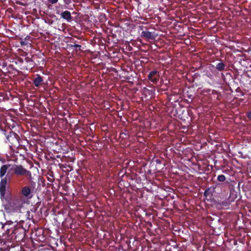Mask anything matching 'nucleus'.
Wrapping results in <instances>:
<instances>
[{
  "label": "nucleus",
  "instance_id": "c756f323",
  "mask_svg": "<svg viewBox=\"0 0 251 251\" xmlns=\"http://www.w3.org/2000/svg\"><path fill=\"white\" fill-rule=\"evenodd\" d=\"M40 230L41 231V233H43V230L42 229H41Z\"/></svg>",
  "mask_w": 251,
  "mask_h": 251
},
{
  "label": "nucleus",
  "instance_id": "a878e982",
  "mask_svg": "<svg viewBox=\"0 0 251 251\" xmlns=\"http://www.w3.org/2000/svg\"><path fill=\"white\" fill-rule=\"evenodd\" d=\"M48 180H49V181H50L51 182L53 181L52 179H50V178H48Z\"/></svg>",
  "mask_w": 251,
  "mask_h": 251
},
{
  "label": "nucleus",
  "instance_id": "1a4fd4ad",
  "mask_svg": "<svg viewBox=\"0 0 251 251\" xmlns=\"http://www.w3.org/2000/svg\"><path fill=\"white\" fill-rule=\"evenodd\" d=\"M43 78L40 75L37 74L36 77L32 80L33 84L35 86L39 87L41 85L43 82Z\"/></svg>",
  "mask_w": 251,
  "mask_h": 251
},
{
  "label": "nucleus",
  "instance_id": "4468645a",
  "mask_svg": "<svg viewBox=\"0 0 251 251\" xmlns=\"http://www.w3.org/2000/svg\"><path fill=\"white\" fill-rule=\"evenodd\" d=\"M25 60L27 63V67L29 69H32L35 67V63L31 58L27 56L25 58Z\"/></svg>",
  "mask_w": 251,
  "mask_h": 251
},
{
  "label": "nucleus",
  "instance_id": "ddd939ff",
  "mask_svg": "<svg viewBox=\"0 0 251 251\" xmlns=\"http://www.w3.org/2000/svg\"><path fill=\"white\" fill-rule=\"evenodd\" d=\"M33 192L31 188L29 186H25L23 187L21 193L24 196L27 197H29L31 193Z\"/></svg>",
  "mask_w": 251,
  "mask_h": 251
},
{
  "label": "nucleus",
  "instance_id": "4be33fe9",
  "mask_svg": "<svg viewBox=\"0 0 251 251\" xmlns=\"http://www.w3.org/2000/svg\"><path fill=\"white\" fill-rule=\"evenodd\" d=\"M51 3L54 4L56 3L58 0H48Z\"/></svg>",
  "mask_w": 251,
  "mask_h": 251
},
{
  "label": "nucleus",
  "instance_id": "aec40b11",
  "mask_svg": "<svg viewBox=\"0 0 251 251\" xmlns=\"http://www.w3.org/2000/svg\"><path fill=\"white\" fill-rule=\"evenodd\" d=\"M246 116H247V118L250 121H251V111H250V112H247V114H246Z\"/></svg>",
  "mask_w": 251,
  "mask_h": 251
},
{
  "label": "nucleus",
  "instance_id": "f8f14e48",
  "mask_svg": "<svg viewBox=\"0 0 251 251\" xmlns=\"http://www.w3.org/2000/svg\"><path fill=\"white\" fill-rule=\"evenodd\" d=\"M141 36L144 38L151 40H154L155 38L153 34L149 31H143Z\"/></svg>",
  "mask_w": 251,
  "mask_h": 251
},
{
  "label": "nucleus",
  "instance_id": "f257e3e1",
  "mask_svg": "<svg viewBox=\"0 0 251 251\" xmlns=\"http://www.w3.org/2000/svg\"><path fill=\"white\" fill-rule=\"evenodd\" d=\"M25 230L21 226L15 227L14 229L12 228L11 233H10V240L8 242L15 241L17 243L23 241L25 238Z\"/></svg>",
  "mask_w": 251,
  "mask_h": 251
},
{
  "label": "nucleus",
  "instance_id": "39448f33",
  "mask_svg": "<svg viewBox=\"0 0 251 251\" xmlns=\"http://www.w3.org/2000/svg\"><path fill=\"white\" fill-rule=\"evenodd\" d=\"M11 176L9 175V173H7L5 177L4 178H1V181L0 182V198L3 201L5 195L6 191V185L7 183V180L10 181Z\"/></svg>",
  "mask_w": 251,
  "mask_h": 251
},
{
  "label": "nucleus",
  "instance_id": "6e6552de",
  "mask_svg": "<svg viewBox=\"0 0 251 251\" xmlns=\"http://www.w3.org/2000/svg\"><path fill=\"white\" fill-rule=\"evenodd\" d=\"M13 205H15V207L17 210V211L20 210V208L22 206L23 204V201L22 199L19 197H14L13 199Z\"/></svg>",
  "mask_w": 251,
  "mask_h": 251
},
{
  "label": "nucleus",
  "instance_id": "5701e85b",
  "mask_svg": "<svg viewBox=\"0 0 251 251\" xmlns=\"http://www.w3.org/2000/svg\"><path fill=\"white\" fill-rule=\"evenodd\" d=\"M44 239V237L43 236H41V238H39V240L40 241H42Z\"/></svg>",
  "mask_w": 251,
  "mask_h": 251
},
{
  "label": "nucleus",
  "instance_id": "6ab92c4d",
  "mask_svg": "<svg viewBox=\"0 0 251 251\" xmlns=\"http://www.w3.org/2000/svg\"><path fill=\"white\" fill-rule=\"evenodd\" d=\"M36 183L34 181H31L30 182V188L33 192H35L36 189L35 188Z\"/></svg>",
  "mask_w": 251,
  "mask_h": 251
},
{
  "label": "nucleus",
  "instance_id": "dca6fc26",
  "mask_svg": "<svg viewBox=\"0 0 251 251\" xmlns=\"http://www.w3.org/2000/svg\"><path fill=\"white\" fill-rule=\"evenodd\" d=\"M75 42L76 41H75L74 39H72L70 41L71 43L74 44L73 45L74 49L75 50L76 52H78V51H81V46L78 44H76Z\"/></svg>",
  "mask_w": 251,
  "mask_h": 251
},
{
  "label": "nucleus",
  "instance_id": "2eb2a0df",
  "mask_svg": "<svg viewBox=\"0 0 251 251\" xmlns=\"http://www.w3.org/2000/svg\"><path fill=\"white\" fill-rule=\"evenodd\" d=\"M226 64L222 61L216 64L215 68L218 71L222 72L226 70Z\"/></svg>",
  "mask_w": 251,
  "mask_h": 251
},
{
  "label": "nucleus",
  "instance_id": "423d86ee",
  "mask_svg": "<svg viewBox=\"0 0 251 251\" xmlns=\"http://www.w3.org/2000/svg\"><path fill=\"white\" fill-rule=\"evenodd\" d=\"M147 77L150 81L156 84L160 77L159 72L156 70H153L150 72Z\"/></svg>",
  "mask_w": 251,
  "mask_h": 251
},
{
  "label": "nucleus",
  "instance_id": "f3484780",
  "mask_svg": "<svg viewBox=\"0 0 251 251\" xmlns=\"http://www.w3.org/2000/svg\"><path fill=\"white\" fill-rule=\"evenodd\" d=\"M30 37L27 36L24 40H22L20 42V44L22 46H26L28 44L31 45V43L29 42L30 41Z\"/></svg>",
  "mask_w": 251,
  "mask_h": 251
},
{
  "label": "nucleus",
  "instance_id": "9b49d317",
  "mask_svg": "<svg viewBox=\"0 0 251 251\" xmlns=\"http://www.w3.org/2000/svg\"><path fill=\"white\" fill-rule=\"evenodd\" d=\"M61 17L66 20L68 22H70L72 20V16H71L70 12L69 11H63L61 14Z\"/></svg>",
  "mask_w": 251,
  "mask_h": 251
},
{
  "label": "nucleus",
  "instance_id": "393cba45",
  "mask_svg": "<svg viewBox=\"0 0 251 251\" xmlns=\"http://www.w3.org/2000/svg\"><path fill=\"white\" fill-rule=\"evenodd\" d=\"M126 135V133H124V132H123L122 133H121V136L122 135Z\"/></svg>",
  "mask_w": 251,
  "mask_h": 251
},
{
  "label": "nucleus",
  "instance_id": "20e7f679",
  "mask_svg": "<svg viewBox=\"0 0 251 251\" xmlns=\"http://www.w3.org/2000/svg\"><path fill=\"white\" fill-rule=\"evenodd\" d=\"M7 141L14 147H16L19 145L20 137L19 135L12 130H10L8 134H5Z\"/></svg>",
  "mask_w": 251,
  "mask_h": 251
},
{
  "label": "nucleus",
  "instance_id": "bb28decb",
  "mask_svg": "<svg viewBox=\"0 0 251 251\" xmlns=\"http://www.w3.org/2000/svg\"><path fill=\"white\" fill-rule=\"evenodd\" d=\"M156 162L158 163H160V161L159 160H156Z\"/></svg>",
  "mask_w": 251,
  "mask_h": 251
},
{
  "label": "nucleus",
  "instance_id": "9d476101",
  "mask_svg": "<svg viewBox=\"0 0 251 251\" xmlns=\"http://www.w3.org/2000/svg\"><path fill=\"white\" fill-rule=\"evenodd\" d=\"M10 168H11V164L2 165L0 168V178H3L7 170L9 171Z\"/></svg>",
  "mask_w": 251,
  "mask_h": 251
},
{
  "label": "nucleus",
  "instance_id": "c85d7f7f",
  "mask_svg": "<svg viewBox=\"0 0 251 251\" xmlns=\"http://www.w3.org/2000/svg\"><path fill=\"white\" fill-rule=\"evenodd\" d=\"M19 61L21 62H23V59H21L20 60H19Z\"/></svg>",
  "mask_w": 251,
  "mask_h": 251
},
{
  "label": "nucleus",
  "instance_id": "a211bd4d",
  "mask_svg": "<svg viewBox=\"0 0 251 251\" xmlns=\"http://www.w3.org/2000/svg\"><path fill=\"white\" fill-rule=\"evenodd\" d=\"M217 180L220 182H223L226 180V177L224 175H219L217 177Z\"/></svg>",
  "mask_w": 251,
  "mask_h": 251
},
{
  "label": "nucleus",
  "instance_id": "f03ea898",
  "mask_svg": "<svg viewBox=\"0 0 251 251\" xmlns=\"http://www.w3.org/2000/svg\"><path fill=\"white\" fill-rule=\"evenodd\" d=\"M10 225L8 223L0 224V237H2L1 243L3 242V245H5L10 240V235L12 227H10Z\"/></svg>",
  "mask_w": 251,
  "mask_h": 251
},
{
  "label": "nucleus",
  "instance_id": "b1692460",
  "mask_svg": "<svg viewBox=\"0 0 251 251\" xmlns=\"http://www.w3.org/2000/svg\"><path fill=\"white\" fill-rule=\"evenodd\" d=\"M208 190H206L205 191H204V196H206V194H207V193L208 192Z\"/></svg>",
  "mask_w": 251,
  "mask_h": 251
},
{
  "label": "nucleus",
  "instance_id": "7ed1b4c3",
  "mask_svg": "<svg viewBox=\"0 0 251 251\" xmlns=\"http://www.w3.org/2000/svg\"><path fill=\"white\" fill-rule=\"evenodd\" d=\"M9 175L10 174H14L17 176H26L30 178H31V173L30 171L26 170L22 165H17L16 164L11 165V168L9 169V171L8 172Z\"/></svg>",
  "mask_w": 251,
  "mask_h": 251
},
{
  "label": "nucleus",
  "instance_id": "cd10ccee",
  "mask_svg": "<svg viewBox=\"0 0 251 251\" xmlns=\"http://www.w3.org/2000/svg\"><path fill=\"white\" fill-rule=\"evenodd\" d=\"M56 14H60L59 11H56Z\"/></svg>",
  "mask_w": 251,
  "mask_h": 251
},
{
  "label": "nucleus",
  "instance_id": "412c9836",
  "mask_svg": "<svg viewBox=\"0 0 251 251\" xmlns=\"http://www.w3.org/2000/svg\"><path fill=\"white\" fill-rule=\"evenodd\" d=\"M74 45V43H72V44H68V47L69 48V49H74V47L73 46V45Z\"/></svg>",
  "mask_w": 251,
  "mask_h": 251
},
{
  "label": "nucleus",
  "instance_id": "0eeeda50",
  "mask_svg": "<svg viewBox=\"0 0 251 251\" xmlns=\"http://www.w3.org/2000/svg\"><path fill=\"white\" fill-rule=\"evenodd\" d=\"M4 199H5V202H6V203H4V201L3 200V205L6 212L8 213L15 211L17 212V210L16 207H15V205H13L14 203L13 202V200H9L8 198L6 199L5 198Z\"/></svg>",
  "mask_w": 251,
  "mask_h": 251
}]
</instances>
